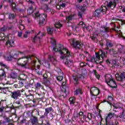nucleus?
<instances>
[{
    "instance_id": "a18cd8bd",
    "label": "nucleus",
    "mask_w": 125,
    "mask_h": 125,
    "mask_svg": "<svg viewBox=\"0 0 125 125\" xmlns=\"http://www.w3.org/2000/svg\"><path fill=\"white\" fill-rule=\"evenodd\" d=\"M42 64L43 66H45V67H49V66H50V63L46 62V61H44L42 63Z\"/></svg>"
},
{
    "instance_id": "a19ab883",
    "label": "nucleus",
    "mask_w": 125,
    "mask_h": 125,
    "mask_svg": "<svg viewBox=\"0 0 125 125\" xmlns=\"http://www.w3.org/2000/svg\"><path fill=\"white\" fill-rule=\"evenodd\" d=\"M73 17H74V15H72L69 16L68 17H66V19L67 21H68V22H70V21H71L72 19H73Z\"/></svg>"
},
{
    "instance_id": "b1692460",
    "label": "nucleus",
    "mask_w": 125,
    "mask_h": 125,
    "mask_svg": "<svg viewBox=\"0 0 125 125\" xmlns=\"http://www.w3.org/2000/svg\"><path fill=\"white\" fill-rule=\"evenodd\" d=\"M53 109L51 107H47L45 109L44 116L47 117L48 113L52 111Z\"/></svg>"
},
{
    "instance_id": "4c0bfd02",
    "label": "nucleus",
    "mask_w": 125,
    "mask_h": 125,
    "mask_svg": "<svg viewBox=\"0 0 125 125\" xmlns=\"http://www.w3.org/2000/svg\"><path fill=\"white\" fill-rule=\"evenodd\" d=\"M55 27L56 28H61L62 27V24L60 23V21H57L55 24Z\"/></svg>"
},
{
    "instance_id": "aec40b11",
    "label": "nucleus",
    "mask_w": 125,
    "mask_h": 125,
    "mask_svg": "<svg viewBox=\"0 0 125 125\" xmlns=\"http://www.w3.org/2000/svg\"><path fill=\"white\" fill-rule=\"evenodd\" d=\"M6 45L7 47H12V46H14V41L8 38V41L6 43Z\"/></svg>"
},
{
    "instance_id": "f8f14e48",
    "label": "nucleus",
    "mask_w": 125,
    "mask_h": 125,
    "mask_svg": "<svg viewBox=\"0 0 125 125\" xmlns=\"http://www.w3.org/2000/svg\"><path fill=\"white\" fill-rule=\"evenodd\" d=\"M116 80L119 82H123L125 79V72H123L120 74H116L115 75Z\"/></svg>"
},
{
    "instance_id": "f257e3e1",
    "label": "nucleus",
    "mask_w": 125,
    "mask_h": 125,
    "mask_svg": "<svg viewBox=\"0 0 125 125\" xmlns=\"http://www.w3.org/2000/svg\"><path fill=\"white\" fill-rule=\"evenodd\" d=\"M53 51L55 52H59L61 54L60 56L61 59L65 61V65L67 67H71L73 66V60L72 58L74 57L73 53L70 52L67 48L64 47L61 44H57L56 46L53 48Z\"/></svg>"
},
{
    "instance_id": "39448f33",
    "label": "nucleus",
    "mask_w": 125,
    "mask_h": 125,
    "mask_svg": "<svg viewBox=\"0 0 125 125\" xmlns=\"http://www.w3.org/2000/svg\"><path fill=\"white\" fill-rule=\"evenodd\" d=\"M18 64L23 68H26L28 66V58L23 57L18 60Z\"/></svg>"
},
{
    "instance_id": "393cba45",
    "label": "nucleus",
    "mask_w": 125,
    "mask_h": 125,
    "mask_svg": "<svg viewBox=\"0 0 125 125\" xmlns=\"http://www.w3.org/2000/svg\"><path fill=\"white\" fill-rule=\"evenodd\" d=\"M43 83L46 86H49L50 85V81H49V78L44 79Z\"/></svg>"
},
{
    "instance_id": "e2e57ef3",
    "label": "nucleus",
    "mask_w": 125,
    "mask_h": 125,
    "mask_svg": "<svg viewBox=\"0 0 125 125\" xmlns=\"http://www.w3.org/2000/svg\"><path fill=\"white\" fill-rule=\"evenodd\" d=\"M1 103L0 102V105ZM3 110H4V107L3 106H0V113H2V112H3Z\"/></svg>"
},
{
    "instance_id": "49530a36",
    "label": "nucleus",
    "mask_w": 125,
    "mask_h": 125,
    "mask_svg": "<svg viewBox=\"0 0 125 125\" xmlns=\"http://www.w3.org/2000/svg\"><path fill=\"white\" fill-rule=\"evenodd\" d=\"M48 58L51 61H54V60H56L55 56H49Z\"/></svg>"
},
{
    "instance_id": "c85d7f7f",
    "label": "nucleus",
    "mask_w": 125,
    "mask_h": 125,
    "mask_svg": "<svg viewBox=\"0 0 125 125\" xmlns=\"http://www.w3.org/2000/svg\"><path fill=\"white\" fill-rule=\"evenodd\" d=\"M27 76L25 74H21L18 77V80H22L23 81H25V80H27Z\"/></svg>"
},
{
    "instance_id": "5fc2aeb1",
    "label": "nucleus",
    "mask_w": 125,
    "mask_h": 125,
    "mask_svg": "<svg viewBox=\"0 0 125 125\" xmlns=\"http://www.w3.org/2000/svg\"><path fill=\"white\" fill-rule=\"evenodd\" d=\"M12 8L13 10H15V9H16V4H15V3H12Z\"/></svg>"
},
{
    "instance_id": "2eb2a0df",
    "label": "nucleus",
    "mask_w": 125,
    "mask_h": 125,
    "mask_svg": "<svg viewBox=\"0 0 125 125\" xmlns=\"http://www.w3.org/2000/svg\"><path fill=\"white\" fill-rule=\"evenodd\" d=\"M118 49L117 51V54H120V55H123V54H125V47L122 45H118Z\"/></svg>"
},
{
    "instance_id": "a211bd4d",
    "label": "nucleus",
    "mask_w": 125,
    "mask_h": 125,
    "mask_svg": "<svg viewBox=\"0 0 125 125\" xmlns=\"http://www.w3.org/2000/svg\"><path fill=\"white\" fill-rule=\"evenodd\" d=\"M8 56H10L11 58H14V59H16L18 57L17 53H15V51H11L10 52L8 51Z\"/></svg>"
},
{
    "instance_id": "58836bf2",
    "label": "nucleus",
    "mask_w": 125,
    "mask_h": 125,
    "mask_svg": "<svg viewBox=\"0 0 125 125\" xmlns=\"http://www.w3.org/2000/svg\"><path fill=\"white\" fill-rule=\"evenodd\" d=\"M15 18V14L10 13L9 15V19L11 20H13Z\"/></svg>"
},
{
    "instance_id": "0e129e2a",
    "label": "nucleus",
    "mask_w": 125,
    "mask_h": 125,
    "mask_svg": "<svg viewBox=\"0 0 125 125\" xmlns=\"http://www.w3.org/2000/svg\"><path fill=\"white\" fill-rule=\"evenodd\" d=\"M0 66H1V67H4V68H6V65L2 62H0Z\"/></svg>"
},
{
    "instance_id": "052dcab7",
    "label": "nucleus",
    "mask_w": 125,
    "mask_h": 125,
    "mask_svg": "<svg viewBox=\"0 0 125 125\" xmlns=\"http://www.w3.org/2000/svg\"><path fill=\"white\" fill-rule=\"evenodd\" d=\"M71 28H72V30L74 31V32H76L77 30V26L76 25H72Z\"/></svg>"
},
{
    "instance_id": "09e8293b",
    "label": "nucleus",
    "mask_w": 125,
    "mask_h": 125,
    "mask_svg": "<svg viewBox=\"0 0 125 125\" xmlns=\"http://www.w3.org/2000/svg\"><path fill=\"white\" fill-rule=\"evenodd\" d=\"M120 9H122V12L125 13V6H120L119 7Z\"/></svg>"
},
{
    "instance_id": "412c9836",
    "label": "nucleus",
    "mask_w": 125,
    "mask_h": 125,
    "mask_svg": "<svg viewBox=\"0 0 125 125\" xmlns=\"http://www.w3.org/2000/svg\"><path fill=\"white\" fill-rule=\"evenodd\" d=\"M97 37H98V33L96 32H94L91 35V39L92 41H93L94 42H97Z\"/></svg>"
},
{
    "instance_id": "cd10ccee",
    "label": "nucleus",
    "mask_w": 125,
    "mask_h": 125,
    "mask_svg": "<svg viewBox=\"0 0 125 125\" xmlns=\"http://www.w3.org/2000/svg\"><path fill=\"white\" fill-rule=\"evenodd\" d=\"M42 8L44 11H45L46 12H49V11H50V9L48 8V6L47 4H44Z\"/></svg>"
},
{
    "instance_id": "603ef678",
    "label": "nucleus",
    "mask_w": 125,
    "mask_h": 125,
    "mask_svg": "<svg viewBox=\"0 0 125 125\" xmlns=\"http://www.w3.org/2000/svg\"><path fill=\"white\" fill-rule=\"evenodd\" d=\"M87 118L88 119V120H89V121H90V120L92 119V114L90 113H88Z\"/></svg>"
},
{
    "instance_id": "338daca9",
    "label": "nucleus",
    "mask_w": 125,
    "mask_h": 125,
    "mask_svg": "<svg viewBox=\"0 0 125 125\" xmlns=\"http://www.w3.org/2000/svg\"><path fill=\"white\" fill-rule=\"evenodd\" d=\"M57 9H58L59 10L60 9H61V5L59 4V3L56 6Z\"/></svg>"
},
{
    "instance_id": "de8ad7c7",
    "label": "nucleus",
    "mask_w": 125,
    "mask_h": 125,
    "mask_svg": "<svg viewBox=\"0 0 125 125\" xmlns=\"http://www.w3.org/2000/svg\"><path fill=\"white\" fill-rule=\"evenodd\" d=\"M35 72L39 76H42V71H41V70H39L38 69H37Z\"/></svg>"
},
{
    "instance_id": "864d4df0",
    "label": "nucleus",
    "mask_w": 125,
    "mask_h": 125,
    "mask_svg": "<svg viewBox=\"0 0 125 125\" xmlns=\"http://www.w3.org/2000/svg\"><path fill=\"white\" fill-rule=\"evenodd\" d=\"M125 117V114H124V112L120 113V115L117 116V118H120L121 119H123Z\"/></svg>"
},
{
    "instance_id": "423d86ee",
    "label": "nucleus",
    "mask_w": 125,
    "mask_h": 125,
    "mask_svg": "<svg viewBox=\"0 0 125 125\" xmlns=\"http://www.w3.org/2000/svg\"><path fill=\"white\" fill-rule=\"evenodd\" d=\"M70 42L73 47H75V48H82L83 47V43L82 42H80L78 41H76L75 39H72L70 40Z\"/></svg>"
},
{
    "instance_id": "bb28decb",
    "label": "nucleus",
    "mask_w": 125,
    "mask_h": 125,
    "mask_svg": "<svg viewBox=\"0 0 125 125\" xmlns=\"http://www.w3.org/2000/svg\"><path fill=\"white\" fill-rule=\"evenodd\" d=\"M0 90L3 92V93L6 94L7 91H9V88L8 87H0Z\"/></svg>"
},
{
    "instance_id": "f704fd0d",
    "label": "nucleus",
    "mask_w": 125,
    "mask_h": 125,
    "mask_svg": "<svg viewBox=\"0 0 125 125\" xmlns=\"http://www.w3.org/2000/svg\"><path fill=\"white\" fill-rule=\"evenodd\" d=\"M14 104L15 105V107L16 108H18V107H20V106L21 105V103L20 102V101L19 100H15L14 102Z\"/></svg>"
},
{
    "instance_id": "79ce46f5",
    "label": "nucleus",
    "mask_w": 125,
    "mask_h": 125,
    "mask_svg": "<svg viewBox=\"0 0 125 125\" xmlns=\"http://www.w3.org/2000/svg\"><path fill=\"white\" fill-rule=\"evenodd\" d=\"M47 31L48 32V33L49 34V35H52V34L53 33V30L50 28V27H48L47 28Z\"/></svg>"
},
{
    "instance_id": "5701e85b",
    "label": "nucleus",
    "mask_w": 125,
    "mask_h": 125,
    "mask_svg": "<svg viewBox=\"0 0 125 125\" xmlns=\"http://www.w3.org/2000/svg\"><path fill=\"white\" fill-rule=\"evenodd\" d=\"M113 79L112 76L110 74H107L105 76V81L106 83H108L110 81H111Z\"/></svg>"
},
{
    "instance_id": "4be33fe9",
    "label": "nucleus",
    "mask_w": 125,
    "mask_h": 125,
    "mask_svg": "<svg viewBox=\"0 0 125 125\" xmlns=\"http://www.w3.org/2000/svg\"><path fill=\"white\" fill-rule=\"evenodd\" d=\"M10 79H17L18 78V75L15 72H12L10 74H9V76Z\"/></svg>"
},
{
    "instance_id": "7ed1b4c3",
    "label": "nucleus",
    "mask_w": 125,
    "mask_h": 125,
    "mask_svg": "<svg viewBox=\"0 0 125 125\" xmlns=\"http://www.w3.org/2000/svg\"><path fill=\"white\" fill-rule=\"evenodd\" d=\"M107 11V7L105 6H102L100 9H97L93 13L94 17H97L100 18L102 16L104 12H105Z\"/></svg>"
},
{
    "instance_id": "6e6d98bb",
    "label": "nucleus",
    "mask_w": 125,
    "mask_h": 125,
    "mask_svg": "<svg viewBox=\"0 0 125 125\" xmlns=\"http://www.w3.org/2000/svg\"><path fill=\"white\" fill-rule=\"evenodd\" d=\"M28 34H30V32L26 31L25 34H23V37H24L25 38H28Z\"/></svg>"
},
{
    "instance_id": "dca6fc26",
    "label": "nucleus",
    "mask_w": 125,
    "mask_h": 125,
    "mask_svg": "<svg viewBox=\"0 0 125 125\" xmlns=\"http://www.w3.org/2000/svg\"><path fill=\"white\" fill-rule=\"evenodd\" d=\"M106 62L108 65H111L112 68H118V67H119V64L115 60H112L111 61L106 60Z\"/></svg>"
},
{
    "instance_id": "8fccbe9b",
    "label": "nucleus",
    "mask_w": 125,
    "mask_h": 125,
    "mask_svg": "<svg viewBox=\"0 0 125 125\" xmlns=\"http://www.w3.org/2000/svg\"><path fill=\"white\" fill-rule=\"evenodd\" d=\"M19 28L21 30H24V29H25V26H24V25L21 24H19Z\"/></svg>"
},
{
    "instance_id": "6ab92c4d",
    "label": "nucleus",
    "mask_w": 125,
    "mask_h": 125,
    "mask_svg": "<svg viewBox=\"0 0 125 125\" xmlns=\"http://www.w3.org/2000/svg\"><path fill=\"white\" fill-rule=\"evenodd\" d=\"M106 83L110 87H112L113 88H116V87H117V83L113 79L109 81L108 83Z\"/></svg>"
},
{
    "instance_id": "0eeeda50",
    "label": "nucleus",
    "mask_w": 125,
    "mask_h": 125,
    "mask_svg": "<svg viewBox=\"0 0 125 125\" xmlns=\"http://www.w3.org/2000/svg\"><path fill=\"white\" fill-rule=\"evenodd\" d=\"M44 36H45V33H41V31H39L37 35H36L33 38V42H40L41 40H42V37H44Z\"/></svg>"
},
{
    "instance_id": "9d476101",
    "label": "nucleus",
    "mask_w": 125,
    "mask_h": 125,
    "mask_svg": "<svg viewBox=\"0 0 125 125\" xmlns=\"http://www.w3.org/2000/svg\"><path fill=\"white\" fill-rule=\"evenodd\" d=\"M114 117H116V114L114 113L110 112L109 113L107 116L105 117V121L107 125H111L110 124V121L112 118H114Z\"/></svg>"
},
{
    "instance_id": "e433bc0d",
    "label": "nucleus",
    "mask_w": 125,
    "mask_h": 125,
    "mask_svg": "<svg viewBox=\"0 0 125 125\" xmlns=\"http://www.w3.org/2000/svg\"><path fill=\"white\" fill-rule=\"evenodd\" d=\"M102 32H103L104 33H106V32H110V28L104 26L103 28V30H102Z\"/></svg>"
},
{
    "instance_id": "13d9d810",
    "label": "nucleus",
    "mask_w": 125,
    "mask_h": 125,
    "mask_svg": "<svg viewBox=\"0 0 125 125\" xmlns=\"http://www.w3.org/2000/svg\"><path fill=\"white\" fill-rule=\"evenodd\" d=\"M79 26H80L81 27H82V28H84L85 27V25L83 24V21H81L79 23Z\"/></svg>"
},
{
    "instance_id": "f03ea898",
    "label": "nucleus",
    "mask_w": 125,
    "mask_h": 125,
    "mask_svg": "<svg viewBox=\"0 0 125 125\" xmlns=\"http://www.w3.org/2000/svg\"><path fill=\"white\" fill-rule=\"evenodd\" d=\"M85 55L83 54H80L79 57L81 59H84V58H86L87 61H89V62H97V61H99L100 60V56L103 60H104V58H106L107 57V51H103L101 50L99 51V53H96V58H91L89 55V53L87 52H85Z\"/></svg>"
},
{
    "instance_id": "72a5a7b5",
    "label": "nucleus",
    "mask_w": 125,
    "mask_h": 125,
    "mask_svg": "<svg viewBox=\"0 0 125 125\" xmlns=\"http://www.w3.org/2000/svg\"><path fill=\"white\" fill-rule=\"evenodd\" d=\"M10 119H9V118H6L4 119V120L2 121L1 124H2V125H6V124H8L9 123H10Z\"/></svg>"
},
{
    "instance_id": "f3484780",
    "label": "nucleus",
    "mask_w": 125,
    "mask_h": 125,
    "mask_svg": "<svg viewBox=\"0 0 125 125\" xmlns=\"http://www.w3.org/2000/svg\"><path fill=\"white\" fill-rule=\"evenodd\" d=\"M29 122H30L32 125H37L39 124V119H38V117L35 116H32Z\"/></svg>"
},
{
    "instance_id": "3c124183",
    "label": "nucleus",
    "mask_w": 125,
    "mask_h": 125,
    "mask_svg": "<svg viewBox=\"0 0 125 125\" xmlns=\"http://www.w3.org/2000/svg\"><path fill=\"white\" fill-rule=\"evenodd\" d=\"M57 81L59 82H61L63 80V77L62 76H58L56 77Z\"/></svg>"
},
{
    "instance_id": "bf43d9fd",
    "label": "nucleus",
    "mask_w": 125,
    "mask_h": 125,
    "mask_svg": "<svg viewBox=\"0 0 125 125\" xmlns=\"http://www.w3.org/2000/svg\"><path fill=\"white\" fill-rule=\"evenodd\" d=\"M80 116H83V112H80L79 114H77V118H79V117H80Z\"/></svg>"
},
{
    "instance_id": "c9c22d12",
    "label": "nucleus",
    "mask_w": 125,
    "mask_h": 125,
    "mask_svg": "<svg viewBox=\"0 0 125 125\" xmlns=\"http://www.w3.org/2000/svg\"><path fill=\"white\" fill-rule=\"evenodd\" d=\"M92 73L95 76L96 78L98 79V80H99V78H100V75L98 73H97V71H96V70H93L92 71Z\"/></svg>"
},
{
    "instance_id": "a878e982",
    "label": "nucleus",
    "mask_w": 125,
    "mask_h": 125,
    "mask_svg": "<svg viewBox=\"0 0 125 125\" xmlns=\"http://www.w3.org/2000/svg\"><path fill=\"white\" fill-rule=\"evenodd\" d=\"M6 77V74L3 70H0V80H2L3 78Z\"/></svg>"
},
{
    "instance_id": "c756f323",
    "label": "nucleus",
    "mask_w": 125,
    "mask_h": 125,
    "mask_svg": "<svg viewBox=\"0 0 125 125\" xmlns=\"http://www.w3.org/2000/svg\"><path fill=\"white\" fill-rule=\"evenodd\" d=\"M35 87L37 89H40V88H42V89H44V88L42 85V84L40 83H37L36 84H35Z\"/></svg>"
},
{
    "instance_id": "6e6552de",
    "label": "nucleus",
    "mask_w": 125,
    "mask_h": 125,
    "mask_svg": "<svg viewBox=\"0 0 125 125\" xmlns=\"http://www.w3.org/2000/svg\"><path fill=\"white\" fill-rule=\"evenodd\" d=\"M34 13V10H33V6H31L27 10V14L28 15H32L34 18H38L40 17V13L39 12H37L36 13Z\"/></svg>"
},
{
    "instance_id": "c03bdc74",
    "label": "nucleus",
    "mask_w": 125,
    "mask_h": 125,
    "mask_svg": "<svg viewBox=\"0 0 125 125\" xmlns=\"http://www.w3.org/2000/svg\"><path fill=\"white\" fill-rule=\"evenodd\" d=\"M25 80H23L22 79H19V84L20 85V86H23L24 85V81Z\"/></svg>"
},
{
    "instance_id": "4468645a",
    "label": "nucleus",
    "mask_w": 125,
    "mask_h": 125,
    "mask_svg": "<svg viewBox=\"0 0 125 125\" xmlns=\"http://www.w3.org/2000/svg\"><path fill=\"white\" fill-rule=\"evenodd\" d=\"M90 92L93 96H97L99 95V89L96 87H91L90 89Z\"/></svg>"
},
{
    "instance_id": "69168bd1",
    "label": "nucleus",
    "mask_w": 125,
    "mask_h": 125,
    "mask_svg": "<svg viewBox=\"0 0 125 125\" xmlns=\"http://www.w3.org/2000/svg\"><path fill=\"white\" fill-rule=\"evenodd\" d=\"M78 17H79V18H82L83 17V13L81 12H79Z\"/></svg>"
},
{
    "instance_id": "37998d69",
    "label": "nucleus",
    "mask_w": 125,
    "mask_h": 125,
    "mask_svg": "<svg viewBox=\"0 0 125 125\" xmlns=\"http://www.w3.org/2000/svg\"><path fill=\"white\" fill-rule=\"evenodd\" d=\"M3 40H5L4 34L1 33H0V41H3Z\"/></svg>"
},
{
    "instance_id": "ea45409f",
    "label": "nucleus",
    "mask_w": 125,
    "mask_h": 125,
    "mask_svg": "<svg viewBox=\"0 0 125 125\" xmlns=\"http://www.w3.org/2000/svg\"><path fill=\"white\" fill-rule=\"evenodd\" d=\"M62 87L64 89V92L66 93V91H67V87H66V82H63L62 83Z\"/></svg>"
},
{
    "instance_id": "473e14b6",
    "label": "nucleus",
    "mask_w": 125,
    "mask_h": 125,
    "mask_svg": "<svg viewBox=\"0 0 125 125\" xmlns=\"http://www.w3.org/2000/svg\"><path fill=\"white\" fill-rule=\"evenodd\" d=\"M105 45L106 46V49H109V47H112L113 46V44L112 42L107 41L106 42Z\"/></svg>"
},
{
    "instance_id": "680f3d73",
    "label": "nucleus",
    "mask_w": 125,
    "mask_h": 125,
    "mask_svg": "<svg viewBox=\"0 0 125 125\" xmlns=\"http://www.w3.org/2000/svg\"><path fill=\"white\" fill-rule=\"evenodd\" d=\"M40 68H41V66L40 65H37L36 67H35L34 68L35 72H37V70H38V71H40Z\"/></svg>"
},
{
    "instance_id": "4d7b16f0",
    "label": "nucleus",
    "mask_w": 125,
    "mask_h": 125,
    "mask_svg": "<svg viewBox=\"0 0 125 125\" xmlns=\"http://www.w3.org/2000/svg\"><path fill=\"white\" fill-rule=\"evenodd\" d=\"M56 42V41H55V39H54L53 38L51 39V43H52V44L55 45Z\"/></svg>"
},
{
    "instance_id": "9b49d317",
    "label": "nucleus",
    "mask_w": 125,
    "mask_h": 125,
    "mask_svg": "<svg viewBox=\"0 0 125 125\" xmlns=\"http://www.w3.org/2000/svg\"><path fill=\"white\" fill-rule=\"evenodd\" d=\"M85 75V74H83V75H79L78 76H74L73 77V82L74 83V84H75V85L76 84H78V83H79V80H83V79H84V76Z\"/></svg>"
},
{
    "instance_id": "2f4dec72",
    "label": "nucleus",
    "mask_w": 125,
    "mask_h": 125,
    "mask_svg": "<svg viewBox=\"0 0 125 125\" xmlns=\"http://www.w3.org/2000/svg\"><path fill=\"white\" fill-rule=\"evenodd\" d=\"M75 95H78V94H83V91L82 89L78 88L74 92Z\"/></svg>"
},
{
    "instance_id": "ddd939ff",
    "label": "nucleus",
    "mask_w": 125,
    "mask_h": 125,
    "mask_svg": "<svg viewBox=\"0 0 125 125\" xmlns=\"http://www.w3.org/2000/svg\"><path fill=\"white\" fill-rule=\"evenodd\" d=\"M40 22H39V25L40 26H42V25H43V23L44 21L46 20V17L47 16V15L46 14H42L41 15H40Z\"/></svg>"
},
{
    "instance_id": "20e7f679",
    "label": "nucleus",
    "mask_w": 125,
    "mask_h": 125,
    "mask_svg": "<svg viewBox=\"0 0 125 125\" xmlns=\"http://www.w3.org/2000/svg\"><path fill=\"white\" fill-rule=\"evenodd\" d=\"M104 3L108 9L113 10L117 5V0H105Z\"/></svg>"
},
{
    "instance_id": "774afa93",
    "label": "nucleus",
    "mask_w": 125,
    "mask_h": 125,
    "mask_svg": "<svg viewBox=\"0 0 125 125\" xmlns=\"http://www.w3.org/2000/svg\"><path fill=\"white\" fill-rule=\"evenodd\" d=\"M0 31L1 32H4V31H6V28H5V27H2L0 29Z\"/></svg>"
},
{
    "instance_id": "1a4fd4ad",
    "label": "nucleus",
    "mask_w": 125,
    "mask_h": 125,
    "mask_svg": "<svg viewBox=\"0 0 125 125\" xmlns=\"http://www.w3.org/2000/svg\"><path fill=\"white\" fill-rule=\"evenodd\" d=\"M21 97V91L20 90L14 91L11 92V97L13 99L17 100L19 97Z\"/></svg>"
},
{
    "instance_id": "7c9ffc66",
    "label": "nucleus",
    "mask_w": 125,
    "mask_h": 125,
    "mask_svg": "<svg viewBox=\"0 0 125 125\" xmlns=\"http://www.w3.org/2000/svg\"><path fill=\"white\" fill-rule=\"evenodd\" d=\"M69 102L70 105H75V102H76V98L74 97L70 98Z\"/></svg>"
}]
</instances>
